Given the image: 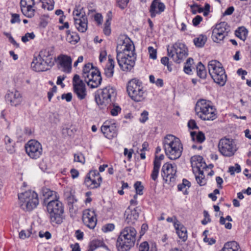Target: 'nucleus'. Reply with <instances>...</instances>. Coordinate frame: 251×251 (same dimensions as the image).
I'll list each match as a JSON object with an SVG mask.
<instances>
[{"instance_id": "nucleus-1", "label": "nucleus", "mask_w": 251, "mask_h": 251, "mask_svg": "<svg viewBox=\"0 0 251 251\" xmlns=\"http://www.w3.org/2000/svg\"><path fill=\"white\" fill-rule=\"evenodd\" d=\"M117 60L123 71H130L135 65L136 54L134 46L130 39L126 37L120 38L116 48Z\"/></svg>"}, {"instance_id": "nucleus-2", "label": "nucleus", "mask_w": 251, "mask_h": 251, "mask_svg": "<svg viewBox=\"0 0 251 251\" xmlns=\"http://www.w3.org/2000/svg\"><path fill=\"white\" fill-rule=\"evenodd\" d=\"M166 155L171 160L179 158L183 151V146L179 138L172 135L165 136L162 141Z\"/></svg>"}, {"instance_id": "nucleus-3", "label": "nucleus", "mask_w": 251, "mask_h": 251, "mask_svg": "<svg viewBox=\"0 0 251 251\" xmlns=\"http://www.w3.org/2000/svg\"><path fill=\"white\" fill-rule=\"evenodd\" d=\"M137 232L133 227H126L117 239L116 247L119 251H127L134 245Z\"/></svg>"}, {"instance_id": "nucleus-4", "label": "nucleus", "mask_w": 251, "mask_h": 251, "mask_svg": "<svg viewBox=\"0 0 251 251\" xmlns=\"http://www.w3.org/2000/svg\"><path fill=\"white\" fill-rule=\"evenodd\" d=\"M195 111L197 115L203 121H213L217 118L216 109L210 101L205 100L197 101Z\"/></svg>"}, {"instance_id": "nucleus-5", "label": "nucleus", "mask_w": 251, "mask_h": 251, "mask_svg": "<svg viewBox=\"0 0 251 251\" xmlns=\"http://www.w3.org/2000/svg\"><path fill=\"white\" fill-rule=\"evenodd\" d=\"M47 211L52 225L60 224L63 222L64 207L58 200L50 201L47 204Z\"/></svg>"}, {"instance_id": "nucleus-6", "label": "nucleus", "mask_w": 251, "mask_h": 251, "mask_svg": "<svg viewBox=\"0 0 251 251\" xmlns=\"http://www.w3.org/2000/svg\"><path fill=\"white\" fill-rule=\"evenodd\" d=\"M19 204L25 211H31L39 204L38 194L32 190L26 191L18 194Z\"/></svg>"}, {"instance_id": "nucleus-7", "label": "nucleus", "mask_w": 251, "mask_h": 251, "mask_svg": "<svg viewBox=\"0 0 251 251\" xmlns=\"http://www.w3.org/2000/svg\"><path fill=\"white\" fill-rule=\"evenodd\" d=\"M209 73L214 81L221 86H224L227 80L226 75L222 64L215 60L209 62Z\"/></svg>"}, {"instance_id": "nucleus-8", "label": "nucleus", "mask_w": 251, "mask_h": 251, "mask_svg": "<svg viewBox=\"0 0 251 251\" xmlns=\"http://www.w3.org/2000/svg\"><path fill=\"white\" fill-rule=\"evenodd\" d=\"M126 89L129 96L134 101L139 102L145 99V91L142 82L139 80H130L127 83Z\"/></svg>"}, {"instance_id": "nucleus-9", "label": "nucleus", "mask_w": 251, "mask_h": 251, "mask_svg": "<svg viewBox=\"0 0 251 251\" xmlns=\"http://www.w3.org/2000/svg\"><path fill=\"white\" fill-rule=\"evenodd\" d=\"M167 53L175 62L179 64L188 56V49L184 44L176 42L171 48L168 47Z\"/></svg>"}, {"instance_id": "nucleus-10", "label": "nucleus", "mask_w": 251, "mask_h": 251, "mask_svg": "<svg viewBox=\"0 0 251 251\" xmlns=\"http://www.w3.org/2000/svg\"><path fill=\"white\" fill-rule=\"evenodd\" d=\"M218 147L223 156L228 157L233 156L238 149L234 140L226 137L220 140Z\"/></svg>"}, {"instance_id": "nucleus-11", "label": "nucleus", "mask_w": 251, "mask_h": 251, "mask_svg": "<svg viewBox=\"0 0 251 251\" xmlns=\"http://www.w3.org/2000/svg\"><path fill=\"white\" fill-rule=\"evenodd\" d=\"M116 96L115 89L110 86H107L101 90L100 94L96 96L95 100L101 108L106 106L111 101V98H115Z\"/></svg>"}, {"instance_id": "nucleus-12", "label": "nucleus", "mask_w": 251, "mask_h": 251, "mask_svg": "<svg viewBox=\"0 0 251 251\" xmlns=\"http://www.w3.org/2000/svg\"><path fill=\"white\" fill-rule=\"evenodd\" d=\"M229 31V26L226 22H224L216 24L212 30L213 41L216 43H219L223 41L227 35Z\"/></svg>"}, {"instance_id": "nucleus-13", "label": "nucleus", "mask_w": 251, "mask_h": 251, "mask_svg": "<svg viewBox=\"0 0 251 251\" xmlns=\"http://www.w3.org/2000/svg\"><path fill=\"white\" fill-rule=\"evenodd\" d=\"M25 151L28 156L32 159H37L42 154L43 149L41 144L37 141L31 140L25 146Z\"/></svg>"}, {"instance_id": "nucleus-14", "label": "nucleus", "mask_w": 251, "mask_h": 251, "mask_svg": "<svg viewBox=\"0 0 251 251\" xmlns=\"http://www.w3.org/2000/svg\"><path fill=\"white\" fill-rule=\"evenodd\" d=\"M102 177L97 170L91 171L87 174L84 181L85 185L90 189L97 188L100 186Z\"/></svg>"}, {"instance_id": "nucleus-15", "label": "nucleus", "mask_w": 251, "mask_h": 251, "mask_svg": "<svg viewBox=\"0 0 251 251\" xmlns=\"http://www.w3.org/2000/svg\"><path fill=\"white\" fill-rule=\"evenodd\" d=\"M176 173V166H173L171 164L166 163L162 166L161 175L166 183L170 184L175 182Z\"/></svg>"}, {"instance_id": "nucleus-16", "label": "nucleus", "mask_w": 251, "mask_h": 251, "mask_svg": "<svg viewBox=\"0 0 251 251\" xmlns=\"http://www.w3.org/2000/svg\"><path fill=\"white\" fill-rule=\"evenodd\" d=\"M35 4L34 0H21L20 8L23 14L28 18L33 17L35 12L33 8Z\"/></svg>"}, {"instance_id": "nucleus-17", "label": "nucleus", "mask_w": 251, "mask_h": 251, "mask_svg": "<svg viewBox=\"0 0 251 251\" xmlns=\"http://www.w3.org/2000/svg\"><path fill=\"white\" fill-rule=\"evenodd\" d=\"M82 221L87 227L90 229L94 228L97 222L95 211L90 209L85 210L83 212Z\"/></svg>"}, {"instance_id": "nucleus-18", "label": "nucleus", "mask_w": 251, "mask_h": 251, "mask_svg": "<svg viewBox=\"0 0 251 251\" xmlns=\"http://www.w3.org/2000/svg\"><path fill=\"white\" fill-rule=\"evenodd\" d=\"M84 79L87 85L92 88L99 87L102 81L100 72L98 69L92 70L91 75H89L88 78Z\"/></svg>"}, {"instance_id": "nucleus-19", "label": "nucleus", "mask_w": 251, "mask_h": 251, "mask_svg": "<svg viewBox=\"0 0 251 251\" xmlns=\"http://www.w3.org/2000/svg\"><path fill=\"white\" fill-rule=\"evenodd\" d=\"M101 131L104 136L111 139L117 137L118 134V129L115 123L109 124L108 122L103 123L101 127Z\"/></svg>"}, {"instance_id": "nucleus-20", "label": "nucleus", "mask_w": 251, "mask_h": 251, "mask_svg": "<svg viewBox=\"0 0 251 251\" xmlns=\"http://www.w3.org/2000/svg\"><path fill=\"white\" fill-rule=\"evenodd\" d=\"M191 166L193 171L196 172H203L207 169L206 164L203 161V158L200 155H194L191 158Z\"/></svg>"}, {"instance_id": "nucleus-21", "label": "nucleus", "mask_w": 251, "mask_h": 251, "mask_svg": "<svg viewBox=\"0 0 251 251\" xmlns=\"http://www.w3.org/2000/svg\"><path fill=\"white\" fill-rule=\"evenodd\" d=\"M165 9V5L161 2L160 0H153L150 8V12L151 18H154L156 15L160 14Z\"/></svg>"}, {"instance_id": "nucleus-22", "label": "nucleus", "mask_w": 251, "mask_h": 251, "mask_svg": "<svg viewBox=\"0 0 251 251\" xmlns=\"http://www.w3.org/2000/svg\"><path fill=\"white\" fill-rule=\"evenodd\" d=\"M58 60L63 72L66 73L71 72L72 60L70 56L66 55H61L58 57Z\"/></svg>"}, {"instance_id": "nucleus-23", "label": "nucleus", "mask_w": 251, "mask_h": 251, "mask_svg": "<svg viewBox=\"0 0 251 251\" xmlns=\"http://www.w3.org/2000/svg\"><path fill=\"white\" fill-rule=\"evenodd\" d=\"M138 217L139 213L136 208L131 209L128 207L125 211V222L129 225L134 224L138 220Z\"/></svg>"}, {"instance_id": "nucleus-24", "label": "nucleus", "mask_w": 251, "mask_h": 251, "mask_svg": "<svg viewBox=\"0 0 251 251\" xmlns=\"http://www.w3.org/2000/svg\"><path fill=\"white\" fill-rule=\"evenodd\" d=\"M42 60L44 61L50 67H51L54 64L55 57L49 50L45 49L42 50L38 55Z\"/></svg>"}, {"instance_id": "nucleus-25", "label": "nucleus", "mask_w": 251, "mask_h": 251, "mask_svg": "<svg viewBox=\"0 0 251 251\" xmlns=\"http://www.w3.org/2000/svg\"><path fill=\"white\" fill-rule=\"evenodd\" d=\"M31 66L33 70L36 72L45 71L51 68L38 56L33 59Z\"/></svg>"}, {"instance_id": "nucleus-26", "label": "nucleus", "mask_w": 251, "mask_h": 251, "mask_svg": "<svg viewBox=\"0 0 251 251\" xmlns=\"http://www.w3.org/2000/svg\"><path fill=\"white\" fill-rule=\"evenodd\" d=\"M75 25L77 29L81 32H85L88 28V19L86 14H82L81 18L75 19Z\"/></svg>"}, {"instance_id": "nucleus-27", "label": "nucleus", "mask_w": 251, "mask_h": 251, "mask_svg": "<svg viewBox=\"0 0 251 251\" xmlns=\"http://www.w3.org/2000/svg\"><path fill=\"white\" fill-rule=\"evenodd\" d=\"M6 99L14 106L19 105L22 101V97L18 91L10 92L7 94Z\"/></svg>"}, {"instance_id": "nucleus-28", "label": "nucleus", "mask_w": 251, "mask_h": 251, "mask_svg": "<svg viewBox=\"0 0 251 251\" xmlns=\"http://www.w3.org/2000/svg\"><path fill=\"white\" fill-rule=\"evenodd\" d=\"M174 226L179 238L181 239L183 241L186 240L187 234L186 228L178 220L175 222Z\"/></svg>"}, {"instance_id": "nucleus-29", "label": "nucleus", "mask_w": 251, "mask_h": 251, "mask_svg": "<svg viewBox=\"0 0 251 251\" xmlns=\"http://www.w3.org/2000/svg\"><path fill=\"white\" fill-rule=\"evenodd\" d=\"M42 195L44 197V203L47 204L48 202L52 200L56 199V193L47 188H43L41 191Z\"/></svg>"}, {"instance_id": "nucleus-30", "label": "nucleus", "mask_w": 251, "mask_h": 251, "mask_svg": "<svg viewBox=\"0 0 251 251\" xmlns=\"http://www.w3.org/2000/svg\"><path fill=\"white\" fill-rule=\"evenodd\" d=\"M74 92L77 95L78 98L80 100L84 99L86 96V92L85 84H74Z\"/></svg>"}, {"instance_id": "nucleus-31", "label": "nucleus", "mask_w": 251, "mask_h": 251, "mask_svg": "<svg viewBox=\"0 0 251 251\" xmlns=\"http://www.w3.org/2000/svg\"><path fill=\"white\" fill-rule=\"evenodd\" d=\"M114 61L111 58V56H108V63L106 65L104 69V74L107 77H111L114 73Z\"/></svg>"}, {"instance_id": "nucleus-32", "label": "nucleus", "mask_w": 251, "mask_h": 251, "mask_svg": "<svg viewBox=\"0 0 251 251\" xmlns=\"http://www.w3.org/2000/svg\"><path fill=\"white\" fill-rule=\"evenodd\" d=\"M239 246L238 243L235 241H232L226 243L220 251H239Z\"/></svg>"}, {"instance_id": "nucleus-33", "label": "nucleus", "mask_w": 251, "mask_h": 251, "mask_svg": "<svg viewBox=\"0 0 251 251\" xmlns=\"http://www.w3.org/2000/svg\"><path fill=\"white\" fill-rule=\"evenodd\" d=\"M190 135L192 140L199 143H202L205 139V135L201 131H199L198 133L196 131H191Z\"/></svg>"}, {"instance_id": "nucleus-34", "label": "nucleus", "mask_w": 251, "mask_h": 251, "mask_svg": "<svg viewBox=\"0 0 251 251\" xmlns=\"http://www.w3.org/2000/svg\"><path fill=\"white\" fill-rule=\"evenodd\" d=\"M80 39L79 36L76 32H71L70 30L67 31L66 40L71 44H75Z\"/></svg>"}, {"instance_id": "nucleus-35", "label": "nucleus", "mask_w": 251, "mask_h": 251, "mask_svg": "<svg viewBox=\"0 0 251 251\" xmlns=\"http://www.w3.org/2000/svg\"><path fill=\"white\" fill-rule=\"evenodd\" d=\"M65 196L69 206V210L71 211V210L74 209L73 204L76 202L77 200L75 199L74 195L70 192H65Z\"/></svg>"}, {"instance_id": "nucleus-36", "label": "nucleus", "mask_w": 251, "mask_h": 251, "mask_svg": "<svg viewBox=\"0 0 251 251\" xmlns=\"http://www.w3.org/2000/svg\"><path fill=\"white\" fill-rule=\"evenodd\" d=\"M206 41L207 37L204 35L201 34L195 38L193 41L196 47L201 48L204 45Z\"/></svg>"}, {"instance_id": "nucleus-37", "label": "nucleus", "mask_w": 251, "mask_h": 251, "mask_svg": "<svg viewBox=\"0 0 251 251\" xmlns=\"http://www.w3.org/2000/svg\"><path fill=\"white\" fill-rule=\"evenodd\" d=\"M139 251H157V249L155 244H152L150 247L147 242H144L140 245Z\"/></svg>"}, {"instance_id": "nucleus-38", "label": "nucleus", "mask_w": 251, "mask_h": 251, "mask_svg": "<svg viewBox=\"0 0 251 251\" xmlns=\"http://www.w3.org/2000/svg\"><path fill=\"white\" fill-rule=\"evenodd\" d=\"M197 75L201 78H205L207 73L204 66L199 62L197 66Z\"/></svg>"}, {"instance_id": "nucleus-39", "label": "nucleus", "mask_w": 251, "mask_h": 251, "mask_svg": "<svg viewBox=\"0 0 251 251\" xmlns=\"http://www.w3.org/2000/svg\"><path fill=\"white\" fill-rule=\"evenodd\" d=\"M95 69H96L94 68L92 64L88 63L85 64L83 68V78H88L89 75H91L92 70H95Z\"/></svg>"}, {"instance_id": "nucleus-40", "label": "nucleus", "mask_w": 251, "mask_h": 251, "mask_svg": "<svg viewBox=\"0 0 251 251\" xmlns=\"http://www.w3.org/2000/svg\"><path fill=\"white\" fill-rule=\"evenodd\" d=\"M248 34V30L244 27H240L235 31V35L243 41L246 39Z\"/></svg>"}, {"instance_id": "nucleus-41", "label": "nucleus", "mask_w": 251, "mask_h": 251, "mask_svg": "<svg viewBox=\"0 0 251 251\" xmlns=\"http://www.w3.org/2000/svg\"><path fill=\"white\" fill-rule=\"evenodd\" d=\"M186 187H188V188L190 187V182L188 180L183 179L182 183L178 185L177 188L179 191H183L184 195H187L188 193Z\"/></svg>"}, {"instance_id": "nucleus-42", "label": "nucleus", "mask_w": 251, "mask_h": 251, "mask_svg": "<svg viewBox=\"0 0 251 251\" xmlns=\"http://www.w3.org/2000/svg\"><path fill=\"white\" fill-rule=\"evenodd\" d=\"M159 169L160 167L159 163L156 161L155 162H153V168L151 174V178L154 181L157 180Z\"/></svg>"}, {"instance_id": "nucleus-43", "label": "nucleus", "mask_w": 251, "mask_h": 251, "mask_svg": "<svg viewBox=\"0 0 251 251\" xmlns=\"http://www.w3.org/2000/svg\"><path fill=\"white\" fill-rule=\"evenodd\" d=\"M83 10V8L81 7L80 5H75L73 12L74 21L75 18H81V16L82 14H85V12L82 11Z\"/></svg>"}, {"instance_id": "nucleus-44", "label": "nucleus", "mask_w": 251, "mask_h": 251, "mask_svg": "<svg viewBox=\"0 0 251 251\" xmlns=\"http://www.w3.org/2000/svg\"><path fill=\"white\" fill-rule=\"evenodd\" d=\"M199 175H196V179L198 183L201 185L203 186L206 184V179L204 175L203 172H198Z\"/></svg>"}, {"instance_id": "nucleus-45", "label": "nucleus", "mask_w": 251, "mask_h": 251, "mask_svg": "<svg viewBox=\"0 0 251 251\" xmlns=\"http://www.w3.org/2000/svg\"><path fill=\"white\" fill-rule=\"evenodd\" d=\"M193 62V59L191 58H189L187 59L186 62L185 63V66L184 67V71L186 74H190L191 72V65L192 63Z\"/></svg>"}, {"instance_id": "nucleus-46", "label": "nucleus", "mask_w": 251, "mask_h": 251, "mask_svg": "<svg viewBox=\"0 0 251 251\" xmlns=\"http://www.w3.org/2000/svg\"><path fill=\"white\" fill-rule=\"evenodd\" d=\"M62 133L64 137L72 136L74 135V132L73 129L68 127H64L62 130Z\"/></svg>"}, {"instance_id": "nucleus-47", "label": "nucleus", "mask_w": 251, "mask_h": 251, "mask_svg": "<svg viewBox=\"0 0 251 251\" xmlns=\"http://www.w3.org/2000/svg\"><path fill=\"white\" fill-rule=\"evenodd\" d=\"M134 186L137 194L139 195H142L144 187L142 185L141 182L140 181H137L135 183Z\"/></svg>"}, {"instance_id": "nucleus-48", "label": "nucleus", "mask_w": 251, "mask_h": 251, "mask_svg": "<svg viewBox=\"0 0 251 251\" xmlns=\"http://www.w3.org/2000/svg\"><path fill=\"white\" fill-rule=\"evenodd\" d=\"M35 35L33 32L26 33L24 36L22 37V41L24 43H26L30 39H33Z\"/></svg>"}, {"instance_id": "nucleus-49", "label": "nucleus", "mask_w": 251, "mask_h": 251, "mask_svg": "<svg viewBox=\"0 0 251 251\" xmlns=\"http://www.w3.org/2000/svg\"><path fill=\"white\" fill-rule=\"evenodd\" d=\"M31 234V229L23 230L19 233V237L21 239H25L28 238Z\"/></svg>"}, {"instance_id": "nucleus-50", "label": "nucleus", "mask_w": 251, "mask_h": 251, "mask_svg": "<svg viewBox=\"0 0 251 251\" xmlns=\"http://www.w3.org/2000/svg\"><path fill=\"white\" fill-rule=\"evenodd\" d=\"M121 111V108L118 105H113L110 108V113L113 116H116L118 115L119 113H120Z\"/></svg>"}, {"instance_id": "nucleus-51", "label": "nucleus", "mask_w": 251, "mask_h": 251, "mask_svg": "<svg viewBox=\"0 0 251 251\" xmlns=\"http://www.w3.org/2000/svg\"><path fill=\"white\" fill-rule=\"evenodd\" d=\"M115 228V226L113 224H108L102 226L101 230L104 232H107L112 231Z\"/></svg>"}, {"instance_id": "nucleus-52", "label": "nucleus", "mask_w": 251, "mask_h": 251, "mask_svg": "<svg viewBox=\"0 0 251 251\" xmlns=\"http://www.w3.org/2000/svg\"><path fill=\"white\" fill-rule=\"evenodd\" d=\"M128 2V0H117V5L121 9H124Z\"/></svg>"}, {"instance_id": "nucleus-53", "label": "nucleus", "mask_w": 251, "mask_h": 251, "mask_svg": "<svg viewBox=\"0 0 251 251\" xmlns=\"http://www.w3.org/2000/svg\"><path fill=\"white\" fill-rule=\"evenodd\" d=\"M110 22L105 21L104 23V27L103 28V32L105 35L108 36L111 33Z\"/></svg>"}, {"instance_id": "nucleus-54", "label": "nucleus", "mask_w": 251, "mask_h": 251, "mask_svg": "<svg viewBox=\"0 0 251 251\" xmlns=\"http://www.w3.org/2000/svg\"><path fill=\"white\" fill-rule=\"evenodd\" d=\"M148 112L146 110H144L141 114V117L139 119L140 122L142 123H144L145 122H146L148 120Z\"/></svg>"}, {"instance_id": "nucleus-55", "label": "nucleus", "mask_w": 251, "mask_h": 251, "mask_svg": "<svg viewBox=\"0 0 251 251\" xmlns=\"http://www.w3.org/2000/svg\"><path fill=\"white\" fill-rule=\"evenodd\" d=\"M45 3L48 5L47 10H52L54 8V1L53 0H43Z\"/></svg>"}, {"instance_id": "nucleus-56", "label": "nucleus", "mask_w": 251, "mask_h": 251, "mask_svg": "<svg viewBox=\"0 0 251 251\" xmlns=\"http://www.w3.org/2000/svg\"><path fill=\"white\" fill-rule=\"evenodd\" d=\"M241 170V167L238 164H236L235 167H230L229 168V172L230 173L231 175H233L235 172L239 173Z\"/></svg>"}, {"instance_id": "nucleus-57", "label": "nucleus", "mask_w": 251, "mask_h": 251, "mask_svg": "<svg viewBox=\"0 0 251 251\" xmlns=\"http://www.w3.org/2000/svg\"><path fill=\"white\" fill-rule=\"evenodd\" d=\"M148 51L150 53V57L153 59H155L157 57L156 50L154 49L152 47H149L148 48Z\"/></svg>"}, {"instance_id": "nucleus-58", "label": "nucleus", "mask_w": 251, "mask_h": 251, "mask_svg": "<svg viewBox=\"0 0 251 251\" xmlns=\"http://www.w3.org/2000/svg\"><path fill=\"white\" fill-rule=\"evenodd\" d=\"M74 161L75 162H78L82 163H84L85 162V158L82 154H76L74 155Z\"/></svg>"}, {"instance_id": "nucleus-59", "label": "nucleus", "mask_w": 251, "mask_h": 251, "mask_svg": "<svg viewBox=\"0 0 251 251\" xmlns=\"http://www.w3.org/2000/svg\"><path fill=\"white\" fill-rule=\"evenodd\" d=\"M84 84L82 80L80 79L78 75H75L73 78V85L74 84Z\"/></svg>"}, {"instance_id": "nucleus-60", "label": "nucleus", "mask_w": 251, "mask_h": 251, "mask_svg": "<svg viewBox=\"0 0 251 251\" xmlns=\"http://www.w3.org/2000/svg\"><path fill=\"white\" fill-rule=\"evenodd\" d=\"M202 17L200 15H197L193 19V24L194 26H197L199 24H200V23H201V22L202 21Z\"/></svg>"}, {"instance_id": "nucleus-61", "label": "nucleus", "mask_w": 251, "mask_h": 251, "mask_svg": "<svg viewBox=\"0 0 251 251\" xmlns=\"http://www.w3.org/2000/svg\"><path fill=\"white\" fill-rule=\"evenodd\" d=\"M21 21L20 19V16L18 14H12V19L11 20V23L12 24H14L15 23H20Z\"/></svg>"}, {"instance_id": "nucleus-62", "label": "nucleus", "mask_w": 251, "mask_h": 251, "mask_svg": "<svg viewBox=\"0 0 251 251\" xmlns=\"http://www.w3.org/2000/svg\"><path fill=\"white\" fill-rule=\"evenodd\" d=\"M61 99L62 100L65 99L67 102H69L71 101L72 99V95L71 93H68L67 94H63L61 96Z\"/></svg>"}, {"instance_id": "nucleus-63", "label": "nucleus", "mask_w": 251, "mask_h": 251, "mask_svg": "<svg viewBox=\"0 0 251 251\" xmlns=\"http://www.w3.org/2000/svg\"><path fill=\"white\" fill-rule=\"evenodd\" d=\"M188 126L189 128L195 129L198 128L196 123L194 120H190L188 123Z\"/></svg>"}, {"instance_id": "nucleus-64", "label": "nucleus", "mask_w": 251, "mask_h": 251, "mask_svg": "<svg viewBox=\"0 0 251 251\" xmlns=\"http://www.w3.org/2000/svg\"><path fill=\"white\" fill-rule=\"evenodd\" d=\"M94 19L99 25L101 24L102 21V17L100 14L97 13L95 14Z\"/></svg>"}]
</instances>
